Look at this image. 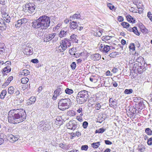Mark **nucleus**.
I'll use <instances>...</instances> for the list:
<instances>
[{
  "instance_id": "1",
  "label": "nucleus",
  "mask_w": 152,
  "mask_h": 152,
  "mask_svg": "<svg viewBox=\"0 0 152 152\" xmlns=\"http://www.w3.org/2000/svg\"><path fill=\"white\" fill-rule=\"evenodd\" d=\"M26 117L25 110L22 109H18L10 110L8 113V119L9 123L17 124L25 121Z\"/></svg>"
},
{
  "instance_id": "2",
  "label": "nucleus",
  "mask_w": 152,
  "mask_h": 152,
  "mask_svg": "<svg viewBox=\"0 0 152 152\" xmlns=\"http://www.w3.org/2000/svg\"><path fill=\"white\" fill-rule=\"evenodd\" d=\"M50 18L45 15L40 16L38 19L34 20L32 23V27L35 28H41L42 29L47 28L50 25Z\"/></svg>"
},
{
  "instance_id": "3",
  "label": "nucleus",
  "mask_w": 152,
  "mask_h": 152,
  "mask_svg": "<svg viewBox=\"0 0 152 152\" xmlns=\"http://www.w3.org/2000/svg\"><path fill=\"white\" fill-rule=\"evenodd\" d=\"M88 97L87 91H82L78 93L77 97V102L79 104H82L87 101Z\"/></svg>"
},
{
  "instance_id": "4",
  "label": "nucleus",
  "mask_w": 152,
  "mask_h": 152,
  "mask_svg": "<svg viewBox=\"0 0 152 152\" xmlns=\"http://www.w3.org/2000/svg\"><path fill=\"white\" fill-rule=\"evenodd\" d=\"M70 101V100L69 99H61L58 102V108L62 110L68 109L69 108L68 104H69Z\"/></svg>"
},
{
  "instance_id": "5",
  "label": "nucleus",
  "mask_w": 152,
  "mask_h": 152,
  "mask_svg": "<svg viewBox=\"0 0 152 152\" xmlns=\"http://www.w3.org/2000/svg\"><path fill=\"white\" fill-rule=\"evenodd\" d=\"M35 9V5L33 3H29L25 5V8L23 9L25 12H28L31 13L34 12Z\"/></svg>"
},
{
  "instance_id": "6",
  "label": "nucleus",
  "mask_w": 152,
  "mask_h": 152,
  "mask_svg": "<svg viewBox=\"0 0 152 152\" xmlns=\"http://www.w3.org/2000/svg\"><path fill=\"white\" fill-rule=\"evenodd\" d=\"M38 128L42 131H45L49 129L50 126L48 122L42 121L39 123Z\"/></svg>"
},
{
  "instance_id": "7",
  "label": "nucleus",
  "mask_w": 152,
  "mask_h": 152,
  "mask_svg": "<svg viewBox=\"0 0 152 152\" xmlns=\"http://www.w3.org/2000/svg\"><path fill=\"white\" fill-rule=\"evenodd\" d=\"M1 13L4 20L6 21L7 23H9L10 22V18L8 14L6 13V11L5 9L4 8L3 9V8H1Z\"/></svg>"
},
{
  "instance_id": "8",
  "label": "nucleus",
  "mask_w": 152,
  "mask_h": 152,
  "mask_svg": "<svg viewBox=\"0 0 152 152\" xmlns=\"http://www.w3.org/2000/svg\"><path fill=\"white\" fill-rule=\"evenodd\" d=\"M77 123L74 120L70 121L66 124V126L68 129L73 130L77 128Z\"/></svg>"
},
{
  "instance_id": "9",
  "label": "nucleus",
  "mask_w": 152,
  "mask_h": 152,
  "mask_svg": "<svg viewBox=\"0 0 152 152\" xmlns=\"http://www.w3.org/2000/svg\"><path fill=\"white\" fill-rule=\"evenodd\" d=\"M112 46L101 44L99 45V49L100 51L103 53H107L110 49Z\"/></svg>"
},
{
  "instance_id": "10",
  "label": "nucleus",
  "mask_w": 152,
  "mask_h": 152,
  "mask_svg": "<svg viewBox=\"0 0 152 152\" xmlns=\"http://www.w3.org/2000/svg\"><path fill=\"white\" fill-rule=\"evenodd\" d=\"M33 49L30 44H27L25 48L24 53L27 55H31L33 54Z\"/></svg>"
},
{
  "instance_id": "11",
  "label": "nucleus",
  "mask_w": 152,
  "mask_h": 152,
  "mask_svg": "<svg viewBox=\"0 0 152 152\" xmlns=\"http://www.w3.org/2000/svg\"><path fill=\"white\" fill-rule=\"evenodd\" d=\"M56 33L49 34L45 36L44 37V41L47 42L51 40L56 35Z\"/></svg>"
},
{
  "instance_id": "12",
  "label": "nucleus",
  "mask_w": 152,
  "mask_h": 152,
  "mask_svg": "<svg viewBox=\"0 0 152 152\" xmlns=\"http://www.w3.org/2000/svg\"><path fill=\"white\" fill-rule=\"evenodd\" d=\"M62 89L60 88H58L56 89L54 92V95L53 96L52 99L54 100H56L57 97L58 96L61 94Z\"/></svg>"
},
{
  "instance_id": "13",
  "label": "nucleus",
  "mask_w": 152,
  "mask_h": 152,
  "mask_svg": "<svg viewBox=\"0 0 152 152\" xmlns=\"http://www.w3.org/2000/svg\"><path fill=\"white\" fill-rule=\"evenodd\" d=\"M8 137L10 141L12 142L17 141L19 138L18 136H14L11 134L8 135Z\"/></svg>"
},
{
  "instance_id": "14",
  "label": "nucleus",
  "mask_w": 152,
  "mask_h": 152,
  "mask_svg": "<svg viewBox=\"0 0 152 152\" xmlns=\"http://www.w3.org/2000/svg\"><path fill=\"white\" fill-rule=\"evenodd\" d=\"M70 28L71 29H78V24L77 23L76 21H72L70 23Z\"/></svg>"
},
{
  "instance_id": "15",
  "label": "nucleus",
  "mask_w": 152,
  "mask_h": 152,
  "mask_svg": "<svg viewBox=\"0 0 152 152\" xmlns=\"http://www.w3.org/2000/svg\"><path fill=\"white\" fill-rule=\"evenodd\" d=\"M68 30L67 28H63L59 33V36L60 37H65L68 33Z\"/></svg>"
},
{
  "instance_id": "16",
  "label": "nucleus",
  "mask_w": 152,
  "mask_h": 152,
  "mask_svg": "<svg viewBox=\"0 0 152 152\" xmlns=\"http://www.w3.org/2000/svg\"><path fill=\"white\" fill-rule=\"evenodd\" d=\"M61 44H63L65 46H66L67 48L71 45V42L70 40L68 39H65L61 41Z\"/></svg>"
},
{
  "instance_id": "17",
  "label": "nucleus",
  "mask_w": 152,
  "mask_h": 152,
  "mask_svg": "<svg viewBox=\"0 0 152 152\" xmlns=\"http://www.w3.org/2000/svg\"><path fill=\"white\" fill-rule=\"evenodd\" d=\"M81 15L79 13H75L72 15L70 16V20H75V19H80Z\"/></svg>"
},
{
  "instance_id": "18",
  "label": "nucleus",
  "mask_w": 152,
  "mask_h": 152,
  "mask_svg": "<svg viewBox=\"0 0 152 152\" xmlns=\"http://www.w3.org/2000/svg\"><path fill=\"white\" fill-rule=\"evenodd\" d=\"M103 31L102 29H98L94 31V35L98 37H101L103 33Z\"/></svg>"
},
{
  "instance_id": "19",
  "label": "nucleus",
  "mask_w": 152,
  "mask_h": 152,
  "mask_svg": "<svg viewBox=\"0 0 152 152\" xmlns=\"http://www.w3.org/2000/svg\"><path fill=\"white\" fill-rule=\"evenodd\" d=\"M62 119L61 116H57L55 122L56 125H61L62 123Z\"/></svg>"
},
{
  "instance_id": "20",
  "label": "nucleus",
  "mask_w": 152,
  "mask_h": 152,
  "mask_svg": "<svg viewBox=\"0 0 152 152\" xmlns=\"http://www.w3.org/2000/svg\"><path fill=\"white\" fill-rule=\"evenodd\" d=\"M36 99L34 96H31L28 100V102H27L28 105H30L33 104L36 101Z\"/></svg>"
},
{
  "instance_id": "21",
  "label": "nucleus",
  "mask_w": 152,
  "mask_h": 152,
  "mask_svg": "<svg viewBox=\"0 0 152 152\" xmlns=\"http://www.w3.org/2000/svg\"><path fill=\"white\" fill-rule=\"evenodd\" d=\"M61 45L57 47V49L60 52H63L67 48L66 46H65L63 44L61 43Z\"/></svg>"
},
{
  "instance_id": "22",
  "label": "nucleus",
  "mask_w": 152,
  "mask_h": 152,
  "mask_svg": "<svg viewBox=\"0 0 152 152\" xmlns=\"http://www.w3.org/2000/svg\"><path fill=\"white\" fill-rule=\"evenodd\" d=\"M126 18L128 21L130 23H135V20L130 15H127Z\"/></svg>"
},
{
  "instance_id": "23",
  "label": "nucleus",
  "mask_w": 152,
  "mask_h": 152,
  "mask_svg": "<svg viewBox=\"0 0 152 152\" xmlns=\"http://www.w3.org/2000/svg\"><path fill=\"white\" fill-rule=\"evenodd\" d=\"M15 94H16V96H18L17 97H16V98H18L17 100H18V99L19 101L20 102V103H21V102H22L24 100L23 98H20V91L18 90H17L16 91Z\"/></svg>"
},
{
  "instance_id": "24",
  "label": "nucleus",
  "mask_w": 152,
  "mask_h": 152,
  "mask_svg": "<svg viewBox=\"0 0 152 152\" xmlns=\"http://www.w3.org/2000/svg\"><path fill=\"white\" fill-rule=\"evenodd\" d=\"M92 59L94 60H99L101 58V56L99 54H95L92 56Z\"/></svg>"
},
{
  "instance_id": "25",
  "label": "nucleus",
  "mask_w": 152,
  "mask_h": 152,
  "mask_svg": "<svg viewBox=\"0 0 152 152\" xmlns=\"http://www.w3.org/2000/svg\"><path fill=\"white\" fill-rule=\"evenodd\" d=\"M0 27L3 28V29H5L6 26L4 21L2 18H0Z\"/></svg>"
},
{
  "instance_id": "26",
  "label": "nucleus",
  "mask_w": 152,
  "mask_h": 152,
  "mask_svg": "<svg viewBox=\"0 0 152 152\" xmlns=\"http://www.w3.org/2000/svg\"><path fill=\"white\" fill-rule=\"evenodd\" d=\"M7 65H8L7 66L5 67L3 69V71L4 72L9 73L11 71V68L9 66L10 65H9L8 64Z\"/></svg>"
},
{
  "instance_id": "27",
  "label": "nucleus",
  "mask_w": 152,
  "mask_h": 152,
  "mask_svg": "<svg viewBox=\"0 0 152 152\" xmlns=\"http://www.w3.org/2000/svg\"><path fill=\"white\" fill-rule=\"evenodd\" d=\"M30 73V72L27 69L23 70L20 72L21 75L24 76H27V75H29Z\"/></svg>"
},
{
  "instance_id": "28",
  "label": "nucleus",
  "mask_w": 152,
  "mask_h": 152,
  "mask_svg": "<svg viewBox=\"0 0 152 152\" xmlns=\"http://www.w3.org/2000/svg\"><path fill=\"white\" fill-rule=\"evenodd\" d=\"M13 77L11 76L10 77L6 80L5 83H4V86L8 85L11 81L13 80Z\"/></svg>"
},
{
  "instance_id": "29",
  "label": "nucleus",
  "mask_w": 152,
  "mask_h": 152,
  "mask_svg": "<svg viewBox=\"0 0 152 152\" xmlns=\"http://www.w3.org/2000/svg\"><path fill=\"white\" fill-rule=\"evenodd\" d=\"M100 145V142H94L91 144V145L92 147L94 148H97Z\"/></svg>"
},
{
  "instance_id": "30",
  "label": "nucleus",
  "mask_w": 152,
  "mask_h": 152,
  "mask_svg": "<svg viewBox=\"0 0 152 152\" xmlns=\"http://www.w3.org/2000/svg\"><path fill=\"white\" fill-rule=\"evenodd\" d=\"M14 92V88L13 86H10L8 88V93L9 94H11Z\"/></svg>"
},
{
  "instance_id": "31",
  "label": "nucleus",
  "mask_w": 152,
  "mask_h": 152,
  "mask_svg": "<svg viewBox=\"0 0 152 152\" xmlns=\"http://www.w3.org/2000/svg\"><path fill=\"white\" fill-rule=\"evenodd\" d=\"M28 79L27 77H23L21 79V83L23 84L26 83L28 81Z\"/></svg>"
},
{
  "instance_id": "32",
  "label": "nucleus",
  "mask_w": 152,
  "mask_h": 152,
  "mask_svg": "<svg viewBox=\"0 0 152 152\" xmlns=\"http://www.w3.org/2000/svg\"><path fill=\"white\" fill-rule=\"evenodd\" d=\"M121 24L124 28H128L129 26V24L127 22H123L121 23Z\"/></svg>"
},
{
  "instance_id": "33",
  "label": "nucleus",
  "mask_w": 152,
  "mask_h": 152,
  "mask_svg": "<svg viewBox=\"0 0 152 152\" xmlns=\"http://www.w3.org/2000/svg\"><path fill=\"white\" fill-rule=\"evenodd\" d=\"M6 94V91L5 90H3L2 91L0 96V98L1 99L4 98Z\"/></svg>"
},
{
  "instance_id": "34",
  "label": "nucleus",
  "mask_w": 152,
  "mask_h": 152,
  "mask_svg": "<svg viewBox=\"0 0 152 152\" xmlns=\"http://www.w3.org/2000/svg\"><path fill=\"white\" fill-rule=\"evenodd\" d=\"M65 93L68 94H71L73 92V90L71 89L67 88L65 91Z\"/></svg>"
},
{
  "instance_id": "35",
  "label": "nucleus",
  "mask_w": 152,
  "mask_h": 152,
  "mask_svg": "<svg viewBox=\"0 0 152 152\" xmlns=\"http://www.w3.org/2000/svg\"><path fill=\"white\" fill-rule=\"evenodd\" d=\"M138 149L139 151L142 152L145 151V148L144 146L141 144L139 145Z\"/></svg>"
},
{
  "instance_id": "36",
  "label": "nucleus",
  "mask_w": 152,
  "mask_h": 152,
  "mask_svg": "<svg viewBox=\"0 0 152 152\" xmlns=\"http://www.w3.org/2000/svg\"><path fill=\"white\" fill-rule=\"evenodd\" d=\"M20 20L23 26H24L28 21V19L25 18H22Z\"/></svg>"
},
{
  "instance_id": "37",
  "label": "nucleus",
  "mask_w": 152,
  "mask_h": 152,
  "mask_svg": "<svg viewBox=\"0 0 152 152\" xmlns=\"http://www.w3.org/2000/svg\"><path fill=\"white\" fill-rule=\"evenodd\" d=\"M107 6L111 10H113L115 9L114 6L110 3L107 4Z\"/></svg>"
},
{
  "instance_id": "38",
  "label": "nucleus",
  "mask_w": 152,
  "mask_h": 152,
  "mask_svg": "<svg viewBox=\"0 0 152 152\" xmlns=\"http://www.w3.org/2000/svg\"><path fill=\"white\" fill-rule=\"evenodd\" d=\"M133 92V90L132 89H126L125 90L124 93L125 94H128L132 93Z\"/></svg>"
},
{
  "instance_id": "39",
  "label": "nucleus",
  "mask_w": 152,
  "mask_h": 152,
  "mask_svg": "<svg viewBox=\"0 0 152 152\" xmlns=\"http://www.w3.org/2000/svg\"><path fill=\"white\" fill-rule=\"evenodd\" d=\"M105 130V129L103 128H101L98 129L96 130L95 131L96 133H103Z\"/></svg>"
},
{
  "instance_id": "40",
  "label": "nucleus",
  "mask_w": 152,
  "mask_h": 152,
  "mask_svg": "<svg viewBox=\"0 0 152 152\" xmlns=\"http://www.w3.org/2000/svg\"><path fill=\"white\" fill-rule=\"evenodd\" d=\"M145 132L148 135H152V131L149 128H147L145 130Z\"/></svg>"
},
{
  "instance_id": "41",
  "label": "nucleus",
  "mask_w": 152,
  "mask_h": 152,
  "mask_svg": "<svg viewBox=\"0 0 152 152\" xmlns=\"http://www.w3.org/2000/svg\"><path fill=\"white\" fill-rule=\"evenodd\" d=\"M132 32L137 35L139 36L140 35V33L138 31L137 28L136 27H133Z\"/></svg>"
},
{
  "instance_id": "42",
  "label": "nucleus",
  "mask_w": 152,
  "mask_h": 152,
  "mask_svg": "<svg viewBox=\"0 0 152 152\" xmlns=\"http://www.w3.org/2000/svg\"><path fill=\"white\" fill-rule=\"evenodd\" d=\"M21 26H22V24L21 23V22L20 20H18L17 22H16L15 24V26L16 27H19Z\"/></svg>"
},
{
  "instance_id": "43",
  "label": "nucleus",
  "mask_w": 152,
  "mask_h": 152,
  "mask_svg": "<svg viewBox=\"0 0 152 152\" xmlns=\"http://www.w3.org/2000/svg\"><path fill=\"white\" fill-rule=\"evenodd\" d=\"M90 81L94 83H96L97 81V79L95 78V76H91L89 78Z\"/></svg>"
},
{
  "instance_id": "44",
  "label": "nucleus",
  "mask_w": 152,
  "mask_h": 152,
  "mask_svg": "<svg viewBox=\"0 0 152 152\" xmlns=\"http://www.w3.org/2000/svg\"><path fill=\"white\" fill-rule=\"evenodd\" d=\"M75 50H76V49L75 48H72L71 49V50H69V53L71 55H75Z\"/></svg>"
},
{
  "instance_id": "45",
  "label": "nucleus",
  "mask_w": 152,
  "mask_h": 152,
  "mask_svg": "<svg viewBox=\"0 0 152 152\" xmlns=\"http://www.w3.org/2000/svg\"><path fill=\"white\" fill-rule=\"evenodd\" d=\"M5 64L6 65L7 64H8L9 65H11V62L9 61H7L4 63L3 61H0V64L3 65Z\"/></svg>"
},
{
  "instance_id": "46",
  "label": "nucleus",
  "mask_w": 152,
  "mask_h": 152,
  "mask_svg": "<svg viewBox=\"0 0 152 152\" xmlns=\"http://www.w3.org/2000/svg\"><path fill=\"white\" fill-rule=\"evenodd\" d=\"M129 48L130 49L132 50V51L134 50L135 47L134 45V44L133 43L130 44Z\"/></svg>"
},
{
  "instance_id": "47",
  "label": "nucleus",
  "mask_w": 152,
  "mask_h": 152,
  "mask_svg": "<svg viewBox=\"0 0 152 152\" xmlns=\"http://www.w3.org/2000/svg\"><path fill=\"white\" fill-rule=\"evenodd\" d=\"M117 55V52H113L110 53L109 56L110 57L114 58Z\"/></svg>"
},
{
  "instance_id": "48",
  "label": "nucleus",
  "mask_w": 152,
  "mask_h": 152,
  "mask_svg": "<svg viewBox=\"0 0 152 152\" xmlns=\"http://www.w3.org/2000/svg\"><path fill=\"white\" fill-rule=\"evenodd\" d=\"M88 125V123L87 122L85 121H84L83 124V126L84 128L86 129Z\"/></svg>"
},
{
  "instance_id": "49",
  "label": "nucleus",
  "mask_w": 152,
  "mask_h": 152,
  "mask_svg": "<svg viewBox=\"0 0 152 152\" xmlns=\"http://www.w3.org/2000/svg\"><path fill=\"white\" fill-rule=\"evenodd\" d=\"M88 146L87 145H83L81 147V149L82 150H84L85 151H87L88 149Z\"/></svg>"
},
{
  "instance_id": "50",
  "label": "nucleus",
  "mask_w": 152,
  "mask_h": 152,
  "mask_svg": "<svg viewBox=\"0 0 152 152\" xmlns=\"http://www.w3.org/2000/svg\"><path fill=\"white\" fill-rule=\"evenodd\" d=\"M71 66L72 69H74L76 67V64L75 62H73L71 65Z\"/></svg>"
},
{
  "instance_id": "51",
  "label": "nucleus",
  "mask_w": 152,
  "mask_h": 152,
  "mask_svg": "<svg viewBox=\"0 0 152 152\" xmlns=\"http://www.w3.org/2000/svg\"><path fill=\"white\" fill-rule=\"evenodd\" d=\"M4 46L5 45L4 43L2 42L1 41H0V49H4Z\"/></svg>"
},
{
  "instance_id": "52",
  "label": "nucleus",
  "mask_w": 152,
  "mask_h": 152,
  "mask_svg": "<svg viewBox=\"0 0 152 152\" xmlns=\"http://www.w3.org/2000/svg\"><path fill=\"white\" fill-rule=\"evenodd\" d=\"M147 16L152 22V14L151 13V12H148Z\"/></svg>"
},
{
  "instance_id": "53",
  "label": "nucleus",
  "mask_w": 152,
  "mask_h": 152,
  "mask_svg": "<svg viewBox=\"0 0 152 152\" xmlns=\"http://www.w3.org/2000/svg\"><path fill=\"white\" fill-rule=\"evenodd\" d=\"M101 106L100 103L97 104H96L95 108L96 110H99L100 109Z\"/></svg>"
},
{
  "instance_id": "54",
  "label": "nucleus",
  "mask_w": 152,
  "mask_h": 152,
  "mask_svg": "<svg viewBox=\"0 0 152 152\" xmlns=\"http://www.w3.org/2000/svg\"><path fill=\"white\" fill-rule=\"evenodd\" d=\"M147 143L149 145H152V137H151L148 140Z\"/></svg>"
},
{
  "instance_id": "55",
  "label": "nucleus",
  "mask_w": 152,
  "mask_h": 152,
  "mask_svg": "<svg viewBox=\"0 0 152 152\" xmlns=\"http://www.w3.org/2000/svg\"><path fill=\"white\" fill-rule=\"evenodd\" d=\"M110 39V37L108 36H106L104 37V38L103 37L102 40L103 41H105L106 40H108Z\"/></svg>"
},
{
  "instance_id": "56",
  "label": "nucleus",
  "mask_w": 152,
  "mask_h": 152,
  "mask_svg": "<svg viewBox=\"0 0 152 152\" xmlns=\"http://www.w3.org/2000/svg\"><path fill=\"white\" fill-rule=\"evenodd\" d=\"M70 39H74V40H76L77 39H76V36L75 34H73L70 36Z\"/></svg>"
},
{
  "instance_id": "57",
  "label": "nucleus",
  "mask_w": 152,
  "mask_h": 152,
  "mask_svg": "<svg viewBox=\"0 0 152 152\" xmlns=\"http://www.w3.org/2000/svg\"><path fill=\"white\" fill-rule=\"evenodd\" d=\"M118 20L119 22H121L123 21L124 18L122 16H119Z\"/></svg>"
},
{
  "instance_id": "58",
  "label": "nucleus",
  "mask_w": 152,
  "mask_h": 152,
  "mask_svg": "<svg viewBox=\"0 0 152 152\" xmlns=\"http://www.w3.org/2000/svg\"><path fill=\"white\" fill-rule=\"evenodd\" d=\"M31 62L33 63L37 64L39 62V61L37 59H34L32 60Z\"/></svg>"
},
{
  "instance_id": "59",
  "label": "nucleus",
  "mask_w": 152,
  "mask_h": 152,
  "mask_svg": "<svg viewBox=\"0 0 152 152\" xmlns=\"http://www.w3.org/2000/svg\"><path fill=\"white\" fill-rule=\"evenodd\" d=\"M105 143L107 145H110L112 144V142L108 140H105L104 141Z\"/></svg>"
},
{
  "instance_id": "60",
  "label": "nucleus",
  "mask_w": 152,
  "mask_h": 152,
  "mask_svg": "<svg viewBox=\"0 0 152 152\" xmlns=\"http://www.w3.org/2000/svg\"><path fill=\"white\" fill-rule=\"evenodd\" d=\"M71 137H70L71 139H72L73 137H75V133L72 132L70 134Z\"/></svg>"
},
{
  "instance_id": "61",
  "label": "nucleus",
  "mask_w": 152,
  "mask_h": 152,
  "mask_svg": "<svg viewBox=\"0 0 152 152\" xmlns=\"http://www.w3.org/2000/svg\"><path fill=\"white\" fill-rule=\"evenodd\" d=\"M106 75L107 76H111L112 74H111L109 70H108L106 72Z\"/></svg>"
},
{
  "instance_id": "62",
  "label": "nucleus",
  "mask_w": 152,
  "mask_h": 152,
  "mask_svg": "<svg viewBox=\"0 0 152 152\" xmlns=\"http://www.w3.org/2000/svg\"><path fill=\"white\" fill-rule=\"evenodd\" d=\"M4 140L2 138H0V145L3 143Z\"/></svg>"
},
{
  "instance_id": "63",
  "label": "nucleus",
  "mask_w": 152,
  "mask_h": 152,
  "mask_svg": "<svg viewBox=\"0 0 152 152\" xmlns=\"http://www.w3.org/2000/svg\"><path fill=\"white\" fill-rule=\"evenodd\" d=\"M118 69L117 68H114L112 70V72L114 73H115L118 72Z\"/></svg>"
},
{
  "instance_id": "64",
  "label": "nucleus",
  "mask_w": 152,
  "mask_h": 152,
  "mask_svg": "<svg viewBox=\"0 0 152 152\" xmlns=\"http://www.w3.org/2000/svg\"><path fill=\"white\" fill-rule=\"evenodd\" d=\"M75 134V136H77L78 137L80 136L81 135V133L80 132H76Z\"/></svg>"
}]
</instances>
